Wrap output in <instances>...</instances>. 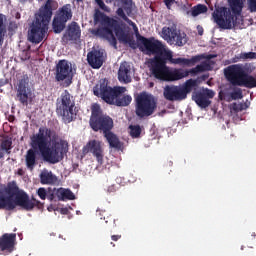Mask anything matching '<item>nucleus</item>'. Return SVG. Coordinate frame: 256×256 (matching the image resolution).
Segmentation results:
<instances>
[{"instance_id": "obj_1", "label": "nucleus", "mask_w": 256, "mask_h": 256, "mask_svg": "<svg viewBox=\"0 0 256 256\" xmlns=\"http://www.w3.org/2000/svg\"><path fill=\"white\" fill-rule=\"evenodd\" d=\"M31 147L25 155L27 169L33 171L37 165V151H40L46 163L55 165L61 163L69 152V143L63 139L59 140V134L54 129L42 126L38 133L30 138ZM37 150V151H36Z\"/></svg>"}, {"instance_id": "obj_2", "label": "nucleus", "mask_w": 256, "mask_h": 256, "mask_svg": "<svg viewBox=\"0 0 256 256\" xmlns=\"http://www.w3.org/2000/svg\"><path fill=\"white\" fill-rule=\"evenodd\" d=\"M140 43L145 47L148 53L155 55L150 60V73L152 77L159 81L167 80V75L169 73V66H167L168 61L172 65H186L187 67H191V65H195V63L201 61L200 55L193 56L190 59L173 58V51L169 50V48L159 40L140 37Z\"/></svg>"}, {"instance_id": "obj_3", "label": "nucleus", "mask_w": 256, "mask_h": 256, "mask_svg": "<svg viewBox=\"0 0 256 256\" xmlns=\"http://www.w3.org/2000/svg\"><path fill=\"white\" fill-rule=\"evenodd\" d=\"M94 23L96 25L99 23L100 26L93 30L92 34L108 41L114 49H117V39L120 43H126L130 47L135 45L133 34L129 31V28L125 30V23L119 17H111L101 12V10L95 9Z\"/></svg>"}, {"instance_id": "obj_4", "label": "nucleus", "mask_w": 256, "mask_h": 256, "mask_svg": "<svg viewBox=\"0 0 256 256\" xmlns=\"http://www.w3.org/2000/svg\"><path fill=\"white\" fill-rule=\"evenodd\" d=\"M59 9V2L57 0H46L40 6L35 14L31 28L28 32V40L30 43L39 44L45 38V34L49 31V23L53 17V13Z\"/></svg>"}, {"instance_id": "obj_5", "label": "nucleus", "mask_w": 256, "mask_h": 256, "mask_svg": "<svg viewBox=\"0 0 256 256\" xmlns=\"http://www.w3.org/2000/svg\"><path fill=\"white\" fill-rule=\"evenodd\" d=\"M127 88L123 86H111L107 78L100 79L93 87L95 97L102 99L107 105H115L116 107H129L133 97L124 94Z\"/></svg>"}, {"instance_id": "obj_6", "label": "nucleus", "mask_w": 256, "mask_h": 256, "mask_svg": "<svg viewBox=\"0 0 256 256\" xmlns=\"http://www.w3.org/2000/svg\"><path fill=\"white\" fill-rule=\"evenodd\" d=\"M229 7H218L212 13V19L220 29H233L243 23V0H228Z\"/></svg>"}, {"instance_id": "obj_7", "label": "nucleus", "mask_w": 256, "mask_h": 256, "mask_svg": "<svg viewBox=\"0 0 256 256\" xmlns=\"http://www.w3.org/2000/svg\"><path fill=\"white\" fill-rule=\"evenodd\" d=\"M6 198L12 199L14 209L16 207H21L25 211H33L36 205H39V200L32 197L29 198V195L25 191L19 190V186L15 182L8 183L5 188Z\"/></svg>"}, {"instance_id": "obj_8", "label": "nucleus", "mask_w": 256, "mask_h": 256, "mask_svg": "<svg viewBox=\"0 0 256 256\" xmlns=\"http://www.w3.org/2000/svg\"><path fill=\"white\" fill-rule=\"evenodd\" d=\"M89 125L95 133H106L113 130L114 123L113 118L111 116L104 114L103 110L101 109V105L94 103L91 105V116L89 120Z\"/></svg>"}, {"instance_id": "obj_9", "label": "nucleus", "mask_w": 256, "mask_h": 256, "mask_svg": "<svg viewBox=\"0 0 256 256\" xmlns=\"http://www.w3.org/2000/svg\"><path fill=\"white\" fill-rule=\"evenodd\" d=\"M157 111V100L147 92L138 94L135 98V115L139 119H147Z\"/></svg>"}, {"instance_id": "obj_10", "label": "nucleus", "mask_w": 256, "mask_h": 256, "mask_svg": "<svg viewBox=\"0 0 256 256\" xmlns=\"http://www.w3.org/2000/svg\"><path fill=\"white\" fill-rule=\"evenodd\" d=\"M73 96L69 91L65 90L60 96V100H57L56 113L62 117L64 123H71L75 119V112L73 109L75 107V101L72 100Z\"/></svg>"}, {"instance_id": "obj_11", "label": "nucleus", "mask_w": 256, "mask_h": 256, "mask_svg": "<svg viewBox=\"0 0 256 256\" xmlns=\"http://www.w3.org/2000/svg\"><path fill=\"white\" fill-rule=\"evenodd\" d=\"M213 66L208 61L201 62L200 65L196 67L185 70L183 68H175L171 70L168 68V74L166 76V81H181V79H185V77H189V75H197L198 73H205V71H212Z\"/></svg>"}, {"instance_id": "obj_12", "label": "nucleus", "mask_w": 256, "mask_h": 256, "mask_svg": "<svg viewBox=\"0 0 256 256\" xmlns=\"http://www.w3.org/2000/svg\"><path fill=\"white\" fill-rule=\"evenodd\" d=\"M73 19V10H71V4H65L58 9L53 22L52 27L54 33H61L65 27H67V21Z\"/></svg>"}, {"instance_id": "obj_13", "label": "nucleus", "mask_w": 256, "mask_h": 256, "mask_svg": "<svg viewBox=\"0 0 256 256\" xmlns=\"http://www.w3.org/2000/svg\"><path fill=\"white\" fill-rule=\"evenodd\" d=\"M246 71L243 64H232L224 69V76L230 85L240 87Z\"/></svg>"}, {"instance_id": "obj_14", "label": "nucleus", "mask_w": 256, "mask_h": 256, "mask_svg": "<svg viewBox=\"0 0 256 256\" xmlns=\"http://www.w3.org/2000/svg\"><path fill=\"white\" fill-rule=\"evenodd\" d=\"M163 39L170 43V45H176L177 47H183L187 45V34L177 30L175 28L164 27L162 28Z\"/></svg>"}, {"instance_id": "obj_15", "label": "nucleus", "mask_w": 256, "mask_h": 256, "mask_svg": "<svg viewBox=\"0 0 256 256\" xmlns=\"http://www.w3.org/2000/svg\"><path fill=\"white\" fill-rule=\"evenodd\" d=\"M55 80L65 81L67 87L73 83V67L67 60H60L56 64Z\"/></svg>"}, {"instance_id": "obj_16", "label": "nucleus", "mask_w": 256, "mask_h": 256, "mask_svg": "<svg viewBox=\"0 0 256 256\" xmlns=\"http://www.w3.org/2000/svg\"><path fill=\"white\" fill-rule=\"evenodd\" d=\"M17 234L5 233L0 236V255H9L15 251Z\"/></svg>"}, {"instance_id": "obj_17", "label": "nucleus", "mask_w": 256, "mask_h": 256, "mask_svg": "<svg viewBox=\"0 0 256 256\" xmlns=\"http://www.w3.org/2000/svg\"><path fill=\"white\" fill-rule=\"evenodd\" d=\"M215 97V92L209 88L204 89L202 92L193 93L192 99L201 109H207L211 105V100Z\"/></svg>"}, {"instance_id": "obj_18", "label": "nucleus", "mask_w": 256, "mask_h": 256, "mask_svg": "<svg viewBox=\"0 0 256 256\" xmlns=\"http://www.w3.org/2000/svg\"><path fill=\"white\" fill-rule=\"evenodd\" d=\"M47 199L49 201H73L75 199V194L65 188H54L48 193Z\"/></svg>"}, {"instance_id": "obj_19", "label": "nucleus", "mask_w": 256, "mask_h": 256, "mask_svg": "<svg viewBox=\"0 0 256 256\" xmlns=\"http://www.w3.org/2000/svg\"><path fill=\"white\" fill-rule=\"evenodd\" d=\"M92 153L96 157L98 163H103V148L101 147V141L90 140L82 149V154L87 155Z\"/></svg>"}, {"instance_id": "obj_20", "label": "nucleus", "mask_w": 256, "mask_h": 256, "mask_svg": "<svg viewBox=\"0 0 256 256\" xmlns=\"http://www.w3.org/2000/svg\"><path fill=\"white\" fill-rule=\"evenodd\" d=\"M132 11L133 9L131 8V6H124L123 8H118L116 10V15H118L122 21H125V23H128V25L132 27L137 37L138 43H140L141 37L145 36H141V34H139V28L137 27V24H135V22H133L131 19H129V17H127V15H131ZM125 12L127 14H125Z\"/></svg>"}, {"instance_id": "obj_21", "label": "nucleus", "mask_w": 256, "mask_h": 256, "mask_svg": "<svg viewBox=\"0 0 256 256\" xmlns=\"http://www.w3.org/2000/svg\"><path fill=\"white\" fill-rule=\"evenodd\" d=\"M163 96L166 101H183L185 94L181 91V86L166 85L164 87Z\"/></svg>"}, {"instance_id": "obj_22", "label": "nucleus", "mask_w": 256, "mask_h": 256, "mask_svg": "<svg viewBox=\"0 0 256 256\" xmlns=\"http://www.w3.org/2000/svg\"><path fill=\"white\" fill-rule=\"evenodd\" d=\"M87 61L92 69H101V67H103V52H101V50L88 52Z\"/></svg>"}, {"instance_id": "obj_23", "label": "nucleus", "mask_w": 256, "mask_h": 256, "mask_svg": "<svg viewBox=\"0 0 256 256\" xmlns=\"http://www.w3.org/2000/svg\"><path fill=\"white\" fill-rule=\"evenodd\" d=\"M81 39V27L77 22H72L63 36L64 41H78Z\"/></svg>"}, {"instance_id": "obj_24", "label": "nucleus", "mask_w": 256, "mask_h": 256, "mask_svg": "<svg viewBox=\"0 0 256 256\" xmlns=\"http://www.w3.org/2000/svg\"><path fill=\"white\" fill-rule=\"evenodd\" d=\"M17 98L22 105H29V94L27 93V81L22 79L19 81L17 89Z\"/></svg>"}, {"instance_id": "obj_25", "label": "nucleus", "mask_w": 256, "mask_h": 256, "mask_svg": "<svg viewBox=\"0 0 256 256\" xmlns=\"http://www.w3.org/2000/svg\"><path fill=\"white\" fill-rule=\"evenodd\" d=\"M118 79L122 83H131V65L129 63L123 62L120 64Z\"/></svg>"}, {"instance_id": "obj_26", "label": "nucleus", "mask_w": 256, "mask_h": 256, "mask_svg": "<svg viewBox=\"0 0 256 256\" xmlns=\"http://www.w3.org/2000/svg\"><path fill=\"white\" fill-rule=\"evenodd\" d=\"M57 181V176L51 171L44 170L40 173V183L42 185H55Z\"/></svg>"}, {"instance_id": "obj_27", "label": "nucleus", "mask_w": 256, "mask_h": 256, "mask_svg": "<svg viewBox=\"0 0 256 256\" xmlns=\"http://www.w3.org/2000/svg\"><path fill=\"white\" fill-rule=\"evenodd\" d=\"M104 137L106 141H108L109 146L112 149H123V144L121 140H119V137H117L115 133H113L111 130L108 133L104 134Z\"/></svg>"}, {"instance_id": "obj_28", "label": "nucleus", "mask_w": 256, "mask_h": 256, "mask_svg": "<svg viewBox=\"0 0 256 256\" xmlns=\"http://www.w3.org/2000/svg\"><path fill=\"white\" fill-rule=\"evenodd\" d=\"M0 209H6V211H13V209H15V204H13V199L6 198L3 192H0Z\"/></svg>"}, {"instance_id": "obj_29", "label": "nucleus", "mask_w": 256, "mask_h": 256, "mask_svg": "<svg viewBox=\"0 0 256 256\" xmlns=\"http://www.w3.org/2000/svg\"><path fill=\"white\" fill-rule=\"evenodd\" d=\"M195 87H197V80L195 79H189L184 83L183 86H180V89L184 94V99H187V94L191 93Z\"/></svg>"}, {"instance_id": "obj_30", "label": "nucleus", "mask_w": 256, "mask_h": 256, "mask_svg": "<svg viewBox=\"0 0 256 256\" xmlns=\"http://www.w3.org/2000/svg\"><path fill=\"white\" fill-rule=\"evenodd\" d=\"M240 87H246L247 89H254L256 87V78L245 72Z\"/></svg>"}, {"instance_id": "obj_31", "label": "nucleus", "mask_w": 256, "mask_h": 256, "mask_svg": "<svg viewBox=\"0 0 256 256\" xmlns=\"http://www.w3.org/2000/svg\"><path fill=\"white\" fill-rule=\"evenodd\" d=\"M208 8L205 4H198L192 7L191 11H187V15L191 14L192 17H197L203 13H207Z\"/></svg>"}, {"instance_id": "obj_32", "label": "nucleus", "mask_w": 256, "mask_h": 256, "mask_svg": "<svg viewBox=\"0 0 256 256\" xmlns=\"http://www.w3.org/2000/svg\"><path fill=\"white\" fill-rule=\"evenodd\" d=\"M5 15L0 14V46L3 45L5 41V35H7V26L4 22Z\"/></svg>"}, {"instance_id": "obj_33", "label": "nucleus", "mask_w": 256, "mask_h": 256, "mask_svg": "<svg viewBox=\"0 0 256 256\" xmlns=\"http://www.w3.org/2000/svg\"><path fill=\"white\" fill-rule=\"evenodd\" d=\"M129 129H130V136L132 139H139V137H141L142 129L140 125H130Z\"/></svg>"}, {"instance_id": "obj_34", "label": "nucleus", "mask_w": 256, "mask_h": 256, "mask_svg": "<svg viewBox=\"0 0 256 256\" xmlns=\"http://www.w3.org/2000/svg\"><path fill=\"white\" fill-rule=\"evenodd\" d=\"M247 59H256V52H242L235 61H247Z\"/></svg>"}, {"instance_id": "obj_35", "label": "nucleus", "mask_w": 256, "mask_h": 256, "mask_svg": "<svg viewBox=\"0 0 256 256\" xmlns=\"http://www.w3.org/2000/svg\"><path fill=\"white\" fill-rule=\"evenodd\" d=\"M2 151H6V153H11V149H13V141L11 139H4L1 142Z\"/></svg>"}, {"instance_id": "obj_36", "label": "nucleus", "mask_w": 256, "mask_h": 256, "mask_svg": "<svg viewBox=\"0 0 256 256\" xmlns=\"http://www.w3.org/2000/svg\"><path fill=\"white\" fill-rule=\"evenodd\" d=\"M218 97H219L220 101H225V99H230V97H231V88L222 89L219 92Z\"/></svg>"}, {"instance_id": "obj_37", "label": "nucleus", "mask_w": 256, "mask_h": 256, "mask_svg": "<svg viewBox=\"0 0 256 256\" xmlns=\"http://www.w3.org/2000/svg\"><path fill=\"white\" fill-rule=\"evenodd\" d=\"M230 99H232L233 101H237V99H243V92L241 91V89L231 92Z\"/></svg>"}, {"instance_id": "obj_38", "label": "nucleus", "mask_w": 256, "mask_h": 256, "mask_svg": "<svg viewBox=\"0 0 256 256\" xmlns=\"http://www.w3.org/2000/svg\"><path fill=\"white\" fill-rule=\"evenodd\" d=\"M96 5H98L99 9H101V11H104L105 13H109L111 11V9L108 8L107 5H105V2L103 0H94Z\"/></svg>"}, {"instance_id": "obj_39", "label": "nucleus", "mask_w": 256, "mask_h": 256, "mask_svg": "<svg viewBox=\"0 0 256 256\" xmlns=\"http://www.w3.org/2000/svg\"><path fill=\"white\" fill-rule=\"evenodd\" d=\"M247 7L250 13H256V0H247Z\"/></svg>"}, {"instance_id": "obj_40", "label": "nucleus", "mask_w": 256, "mask_h": 256, "mask_svg": "<svg viewBox=\"0 0 256 256\" xmlns=\"http://www.w3.org/2000/svg\"><path fill=\"white\" fill-rule=\"evenodd\" d=\"M37 194L42 199V201H45L49 194H47V190L45 188H39L37 190Z\"/></svg>"}, {"instance_id": "obj_41", "label": "nucleus", "mask_w": 256, "mask_h": 256, "mask_svg": "<svg viewBox=\"0 0 256 256\" xmlns=\"http://www.w3.org/2000/svg\"><path fill=\"white\" fill-rule=\"evenodd\" d=\"M245 109H247V104H245V103H239V104L234 103L233 104V110L234 111H237V112L245 111Z\"/></svg>"}, {"instance_id": "obj_42", "label": "nucleus", "mask_w": 256, "mask_h": 256, "mask_svg": "<svg viewBox=\"0 0 256 256\" xmlns=\"http://www.w3.org/2000/svg\"><path fill=\"white\" fill-rule=\"evenodd\" d=\"M163 3L167 9H171L175 3V0H163Z\"/></svg>"}, {"instance_id": "obj_43", "label": "nucleus", "mask_w": 256, "mask_h": 256, "mask_svg": "<svg viewBox=\"0 0 256 256\" xmlns=\"http://www.w3.org/2000/svg\"><path fill=\"white\" fill-rule=\"evenodd\" d=\"M120 185H115L112 184L111 186L108 187L107 191L108 193H115L119 189Z\"/></svg>"}, {"instance_id": "obj_44", "label": "nucleus", "mask_w": 256, "mask_h": 256, "mask_svg": "<svg viewBox=\"0 0 256 256\" xmlns=\"http://www.w3.org/2000/svg\"><path fill=\"white\" fill-rule=\"evenodd\" d=\"M111 239H112V241H119V239H121V235H112L111 236Z\"/></svg>"}, {"instance_id": "obj_45", "label": "nucleus", "mask_w": 256, "mask_h": 256, "mask_svg": "<svg viewBox=\"0 0 256 256\" xmlns=\"http://www.w3.org/2000/svg\"><path fill=\"white\" fill-rule=\"evenodd\" d=\"M121 2L123 3V5H131V3H133V0H121Z\"/></svg>"}, {"instance_id": "obj_46", "label": "nucleus", "mask_w": 256, "mask_h": 256, "mask_svg": "<svg viewBox=\"0 0 256 256\" xmlns=\"http://www.w3.org/2000/svg\"><path fill=\"white\" fill-rule=\"evenodd\" d=\"M105 223H113L115 225V219L111 217H107V220L105 221Z\"/></svg>"}, {"instance_id": "obj_47", "label": "nucleus", "mask_w": 256, "mask_h": 256, "mask_svg": "<svg viewBox=\"0 0 256 256\" xmlns=\"http://www.w3.org/2000/svg\"><path fill=\"white\" fill-rule=\"evenodd\" d=\"M197 31L198 35H203V28L200 25L197 26Z\"/></svg>"}, {"instance_id": "obj_48", "label": "nucleus", "mask_w": 256, "mask_h": 256, "mask_svg": "<svg viewBox=\"0 0 256 256\" xmlns=\"http://www.w3.org/2000/svg\"><path fill=\"white\" fill-rule=\"evenodd\" d=\"M17 174L20 175V176H23V175H25V172L23 171L22 168H19L18 171H17Z\"/></svg>"}, {"instance_id": "obj_49", "label": "nucleus", "mask_w": 256, "mask_h": 256, "mask_svg": "<svg viewBox=\"0 0 256 256\" xmlns=\"http://www.w3.org/2000/svg\"><path fill=\"white\" fill-rule=\"evenodd\" d=\"M3 157H5V153H3V151L0 150V159H3Z\"/></svg>"}, {"instance_id": "obj_50", "label": "nucleus", "mask_w": 256, "mask_h": 256, "mask_svg": "<svg viewBox=\"0 0 256 256\" xmlns=\"http://www.w3.org/2000/svg\"><path fill=\"white\" fill-rule=\"evenodd\" d=\"M115 0H105L106 3H113Z\"/></svg>"}, {"instance_id": "obj_51", "label": "nucleus", "mask_w": 256, "mask_h": 256, "mask_svg": "<svg viewBox=\"0 0 256 256\" xmlns=\"http://www.w3.org/2000/svg\"><path fill=\"white\" fill-rule=\"evenodd\" d=\"M20 1V3H27V1H29V0H19Z\"/></svg>"}, {"instance_id": "obj_52", "label": "nucleus", "mask_w": 256, "mask_h": 256, "mask_svg": "<svg viewBox=\"0 0 256 256\" xmlns=\"http://www.w3.org/2000/svg\"><path fill=\"white\" fill-rule=\"evenodd\" d=\"M213 57H215V56L209 55V56H208V59H213Z\"/></svg>"}, {"instance_id": "obj_53", "label": "nucleus", "mask_w": 256, "mask_h": 256, "mask_svg": "<svg viewBox=\"0 0 256 256\" xmlns=\"http://www.w3.org/2000/svg\"><path fill=\"white\" fill-rule=\"evenodd\" d=\"M77 3H83V0H76Z\"/></svg>"}, {"instance_id": "obj_54", "label": "nucleus", "mask_w": 256, "mask_h": 256, "mask_svg": "<svg viewBox=\"0 0 256 256\" xmlns=\"http://www.w3.org/2000/svg\"><path fill=\"white\" fill-rule=\"evenodd\" d=\"M38 3H41V2H43V0H36Z\"/></svg>"}, {"instance_id": "obj_55", "label": "nucleus", "mask_w": 256, "mask_h": 256, "mask_svg": "<svg viewBox=\"0 0 256 256\" xmlns=\"http://www.w3.org/2000/svg\"><path fill=\"white\" fill-rule=\"evenodd\" d=\"M111 245H113V247H115V244L113 242H111Z\"/></svg>"}]
</instances>
